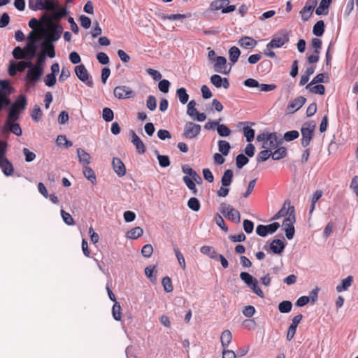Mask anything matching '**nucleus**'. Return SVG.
Here are the masks:
<instances>
[{"instance_id":"f257e3e1","label":"nucleus","mask_w":358,"mask_h":358,"mask_svg":"<svg viewBox=\"0 0 358 358\" xmlns=\"http://www.w3.org/2000/svg\"><path fill=\"white\" fill-rule=\"evenodd\" d=\"M13 88L9 80H0V112L11 104L10 95L13 93Z\"/></svg>"},{"instance_id":"f03ea898","label":"nucleus","mask_w":358,"mask_h":358,"mask_svg":"<svg viewBox=\"0 0 358 358\" xmlns=\"http://www.w3.org/2000/svg\"><path fill=\"white\" fill-rule=\"evenodd\" d=\"M315 127L316 124L313 121L306 122L302 125L301 128V133L302 136L301 143L303 148H306L309 145L314 136Z\"/></svg>"},{"instance_id":"7ed1b4c3","label":"nucleus","mask_w":358,"mask_h":358,"mask_svg":"<svg viewBox=\"0 0 358 358\" xmlns=\"http://www.w3.org/2000/svg\"><path fill=\"white\" fill-rule=\"evenodd\" d=\"M43 74V71L32 66L28 69L26 76L24 78L25 82V87L27 89L34 87L36 83L40 80Z\"/></svg>"},{"instance_id":"20e7f679","label":"nucleus","mask_w":358,"mask_h":358,"mask_svg":"<svg viewBox=\"0 0 358 358\" xmlns=\"http://www.w3.org/2000/svg\"><path fill=\"white\" fill-rule=\"evenodd\" d=\"M296 222L295 209H291L289 216L286 217L282 222L283 230L287 239L293 238L295 233L294 223Z\"/></svg>"},{"instance_id":"39448f33","label":"nucleus","mask_w":358,"mask_h":358,"mask_svg":"<svg viewBox=\"0 0 358 358\" xmlns=\"http://www.w3.org/2000/svg\"><path fill=\"white\" fill-rule=\"evenodd\" d=\"M221 213L227 219L232 222L239 223L241 222L240 213L232 208L230 205L222 203L220 208Z\"/></svg>"},{"instance_id":"423d86ee","label":"nucleus","mask_w":358,"mask_h":358,"mask_svg":"<svg viewBox=\"0 0 358 358\" xmlns=\"http://www.w3.org/2000/svg\"><path fill=\"white\" fill-rule=\"evenodd\" d=\"M289 40V38L286 31L280 32L273 36L271 41L266 45V49L280 48L285 43H288Z\"/></svg>"},{"instance_id":"0eeeda50","label":"nucleus","mask_w":358,"mask_h":358,"mask_svg":"<svg viewBox=\"0 0 358 358\" xmlns=\"http://www.w3.org/2000/svg\"><path fill=\"white\" fill-rule=\"evenodd\" d=\"M201 130V125L192 122H187L184 125L182 136L187 139H194L199 135Z\"/></svg>"},{"instance_id":"6e6552de","label":"nucleus","mask_w":358,"mask_h":358,"mask_svg":"<svg viewBox=\"0 0 358 358\" xmlns=\"http://www.w3.org/2000/svg\"><path fill=\"white\" fill-rule=\"evenodd\" d=\"M75 73L78 78L85 83L87 86L92 87L94 85L92 78L83 64L75 67Z\"/></svg>"},{"instance_id":"1a4fd4ad","label":"nucleus","mask_w":358,"mask_h":358,"mask_svg":"<svg viewBox=\"0 0 358 358\" xmlns=\"http://www.w3.org/2000/svg\"><path fill=\"white\" fill-rule=\"evenodd\" d=\"M113 94L118 99H125L134 96V92L125 85L117 86L114 89Z\"/></svg>"},{"instance_id":"9d476101","label":"nucleus","mask_w":358,"mask_h":358,"mask_svg":"<svg viewBox=\"0 0 358 358\" xmlns=\"http://www.w3.org/2000/svg\"><path fill=\"white\" fill-rule=\"evenodd\" d=\"M317 4V0H308L306 1L305 6L300 11L301 18L304 22L308 21L310 19Z\"/></svg>"},{"instance_id":"9b49d317","label":"nucleus","mask_w":358,"mask_h":358,"mask_svg":"<svg viewBox=\"0 0 358 358\" xmlns=\"http://www.w3.org/2000/svg\"><path fill=\"white\" fill-rule=\"evenodd\" d=\"M62 31L63 27L62 25L57 23L51 24L50 30L48 34L51 44L60 38Z\"/></svg>"},{"instance_id":"f8f14e48","label":"nucleus","mask_w":358,"mask_h":358,"mask_svg":"<svg viewBox=\"0 0 358 358\" xmlns=\"http://www.w3.org/2000/svg\"><path fill=\"white\" fill-rule=\"evenodd\" d=\"M230 69H227V59L224 57L218 56L216 57L214 64V70L216 72L227 75L229 73Z\"/></svg>"},{"instance_id":"ddd939ff","label":"nucleus","mask_w":358,"mask_h":358,"mask_svg":"<svg viewBox=\"0 0 358 358\" xmlns=\"http://www.w3.org/2000/svg\"><path fill=\"white\" fill-rule=\"evenodd\" d=\"M131 142L136 147L138 154H144L145 152V146L142 140L138 136L134 130L130 131Z\"/></svg>"},{"instance_id":"4468645a","label":"nucleus","mask_w":358,"mask_h":358,"mask_svg":"<svg viewBox=\"0 0 358 358\" xmlns=\"http://www.w3.org/2000/svg\"><path fill=\"white\" fill-rule=\"evenodd\" d=\"M0 169L6 177H10L14 174L15 169L9 159H0Z\"/></svg>"},{"instance_id":"2eb2a0df","label":"nucleus","mask_w":358,"mask_h":358,"mask_svg":"<svg viewBox=\"0 0 358 358\" xmlns=\"http://www.w3.org/2000/svg\"><path fill=\"white\" fill-rule=\"evenodd\" d=\"M306 99L303 96H298L292 100L287 106V111L289 113H294L299 110L306 103Z\"/></svg>"},{"instance_id":"dca6fc26","label":"nucleus","mask_w":358,"mask_h":358,"mask_svg":"<svg viewBox=\"0 0 358 358\" xmlns=\"http://www.w3.org/2000/svg\"><path fill=\"white\" fill-rule=\"evenodd\" d=\"M280 141H278L277 133L273 132L268 134L267 141L263 143V148L273 150L278 148Z\"/></svg>"},{"instance_id":"f3484780","label":"nucleus","mask_w":358,"mask_h":358,"mask_svg":"<svg viewBox=\"0 0 358 358\" xmlns=\"http://www.w3.org/2000/svg\"><path fill=\"white\" fill-rule=\"evenodd\" d=\"M210 83L217 88L222 87L224 89L229 87V82L227 78H222L220 75H213L210 78Z\"/></svg>"},{"instance_id":"a211bd4d","label":"nucleus","mask_w":358,"mask_h":358,"mask_svg":"<svg viewBox=\"0 0 358 358\" xmlns=\"http://www.w3.org/2000/svg\"><path fill=\"white\" fill-rule=\"evenodd\" d=\"M302 317L303 315L301 314H299L293 317L292 324H290L287 331V339L288 341H291L293 338L296 333L297 326L302 320Z\"/></svg>"},{"instance_id":"6ab92c4d","label":"nucleus","mask_w":358,"mask_h":358,"mask_svg":"<svg viewBox=\"0 0 358 358\" xmlns=\"http://www.w3.org/2000/svg\"><path fill=\"white\" fill-rule=\"evenodd\" d=\"M294 209L293 206L290 205V201L289 200H286L283 204V206L281 209L272 217V220H278L282 217H287L289 216L291 213V209Z\"/></svg>"},{"instance_id":"aec40b11","label":"nucleus","mask_w":358,"mask_h":358,"mask_svg":"<svg viewBox=\"0 0 358 358\" xmlns=\"http://www.w3.org/2000/svg\"><path fill=\"white\" fill-rule=\"evenodd\" d=\"M238 45L244 49L251 50L256 47L257 41L250 36H243L238 40Z\"/></svg>"},{"instance_id":"412c9836","label":"nucleus","mask_w":358,"mask_h":358,"mask_svg":"<svg viewBox=\"0 0 358 358\" xmlns=\"http://www.w3.org/2000/svg\"><path fill=\"white\" fill-rule=\"evenodd\" d=\"M112 165L114 171L119 177H122L126 173V168L124 163L120 158L114 157L112 161Z\"/></svg>"},{"instance_id":"4be33fe9","label":"nucleus","mask_w":358,"mask_h":358,"mask_svg":"<svg viewBox=\"0 0 358 358\" xmlns=\"http://www.w3.org/2000/svg\"><path fill=\"white\" fill-rule=\"evenodd\" d=\"M77 155L78 158V161L80 164H82L84 166H87L91 162V156L83 148L77 149Z\"/></svg>"},{"instance_id":"5701e85b","label":"nucleus","mask_w":358,"mask_h":358,"mask_svg":"<svg viewBox=\"0 0 358 358\" xmlns=\"http://www.w3.org/2000/svg\"><path fill=\"white\" fill-rule=\"evenodd\" d=\"M27 104V101L26 99V96L23 94L20 95L17 99L9 106L10 107H12L15 109H18L19 111H23Z\"/></svg>"},{"instance_id":"b1692460","label":"nucleus","mask_w":358,"mask_h":358,"mask_svg":"<svg viewBox=\"0 0 358 358\" xmlns=\"http://www.w3.org/2000/svg\"><path fill=\"white\" fill-rule=\"evenodd\" d=\"M48 0H29V7L32 10H44Z\"/></svg>"},{"instance_id":"393cba45","label":"nucleus","mask_w":358,"mask_h":358,"mask_svg":"<svg viewBox=\"0 0 358 358\" xmlns=\"http://www.w3.org/2000/svg\"><path fill=\"white\" fill-rule=\"evenodd\" d=\"M332 0H322L319 6L315 10V13L317 15H327L329 8Z\"/></svg>"},{"instance_id":"a878e982","label":"nucleus","mask_w":358,"mask_h":358,"mask_svg":"<svg viewBox=\"0 0 358 358\" xmlns=\"http://www.w3.org/2000/svg\"><path fill=\"white\" fill-rule=\"evenodd\" d=\"M285 248L284 243L280 239H274L270 244V249L275 254L282 253Z\"/></svg>"},{"instance_id":"bb28decb","label":"nucleus","mask_w":358,"mask_h":358,"mask_svg":"<svg viewBox=\"0 0 358 358\" xmlns=\"http://www.w3.org/2000/svg\"><path fill=\"white\" fill-rule=\"evenodd\" d=\"M20 113L18 109L10 107L8 111V116L6 120V124H10V122H15L20 118Z\"/></svg>"},{"instance_id":"cd10ccee","label":"nucleus","mask_w":358,"mask_h":358,"mask_svg":"<svg viewBox=\"0 0 358 358\" xmlns=\"http://www.w3.org/2000/svg\"><path fill=\"white\" fill-rule=\"evenodd\" d=\"M353 281V278L351 275L348 276L346 278L343 279L341 280V283L338 285L336 287V289L338 292H341L343 291H346L351 286L352 282Z\"/></svg>"},{"instance_id":"c85d7f7f","label":"nucleus","mask_w":358,"mask_h":358,"mask_svg":"<svg viewBox=\"0 0 358 358\" xmlns=\"http://www.w3.org/2000/svg\"><path fill=\"white\" fill-rule=\"evenodd\" d=\"M200 252L213 259H217L218 254L213 247L204 245L200 249Z\"/></svg>"},{"instance_id":"c756f323","label":"nucleus","mask_w":358,"mask_h":358,"mask_svg":"<svg viewBox=\"0 0 358 358\" xmlns=\"http://www.w3.org/2000/svg\"><path fill=\"white\" fill-rule=\"evenodd\" d=\"M329 81V77L325 73H319L317 74L314 78L312 80V81L308 83L306 88H309L311 85L315 84H320V83H325Z\"/></svg>"},{"instance_id":"7c9ffc66","label":"nucleus","mask_w":358,"mask_h":358,"mask_svg":"<svg viewBox=\"0 0 358 358\" xmlns=\"http://www.w3.org/2000/svg\"><path fill=\"white\" fill-rule=\"evenodd\" d=\"M233 171L231 169L226 170L222 177L221 183L224 187H228L231 185L233 178Z\"/></svg>"},{"instance_id":"2f4dec72","label":"nucleus","mask_w":358,"mask_h":358,"mask_svg":"<svg viewBox=\"0 0 358 358\" xmlns=\"http://www.w3.org/2000/svg\"><path fill=\"white\" fill-rule=\"evenodd\" d=\"M241 55V50L236 46H232L229 50V57L230 62L234 64L237 62Z\"/></svg>"},{"instance_id":"473e14b6","label":"nucleus","mask_w":358,"mask_h":358,"mask_svg":"<svg viewBox=\"0 0 358 358\" xmlns=\"http://www.w3.org/2000/svg\"><path fill=\"white\" fill-rule=\"evenodd\" d=\"M4 129H8L15 135L20 136L22 131L20 125L18 123L10 122V124H4Z\"/></svg>"},{"instance_id":"72a5a7b5","label":"nucleus","mask_w":358,"mask_h":358,"mask_svg":"<svg viewBox=\"0 0 358 358\" xmlns=\"http://www.w3.org/2000/svg\"><path fill=\"white\" fill-rule=\"evenodd\" d=\"M218 150L224 156L228 155L231 149V145L229 142L224 140H219L217 142Z\"/></svg>"},{"instance_id":"f704fd0d","label":"nucleus","mask_w":358,"mask_h":358,"mask_svg":"<svg viewBox=\"0 0 358 358\" xmlns=\"http://www.w3.org/2000/svg\"><path fill=\"white\" fill-rule=\"evenodd\" d=\"M324 32V22L323 20L317 21L313 26V33L315 36L320 37Z\"/></svg>"},{"instance_id":"c9c22d12","label":"nucleus","mask_w":358,"mask_h":358,"mask_svg":"<svg viewBox=\"0 0 358 358\" xmlns=\"http://www.w3.org/2000/svg\"><path fill=\"white\" fill-rule=\"evenodd\" d=\"M232 339V334L229 330H224L220 337L222 346L223 348H226Z\"/></svg>"},{"instance_id":"e433bc0d","label":"nucleus","mask_w":358,"mask_h":358,"mask_svg":"<svg viewBox=\"0 0 358 358\" xmlns=\"http://www.w3.org/2000/svg\"><path fill=\"white\" fill-rule=\"evenodd\" d=\"M46 53L45 52H41L37 55L36 62L35 64L32 63V66L44 72L43 64L45 62Z\"/></svg>"},{"instance_id":"4c0bfd02","label":"nucleus","mask_w":358,"mask_h":358,"mask_svg":"<svg viewBox=\"0 0 358 358\" xmlns=\"http://www.w3.org/2000/svg\"><path fill=\"white\" fill-rule=\"evenodd\" d=\"M229 3V0H215L211 2L210 8L212 10H223Z\"/></svg>"},{"instance_id":"58836bf2","label":"nucleus","mask_w":358,"mask_h":358,"mask_svg":"<svg viewBox=\"0 0 358 358\" xmlns=\"http://www.w3.org/2000/svg\"><path fill=\"white\" fill-rule=\"evenodd\" d=\"M287 155V150L285 147H280L274 152H271V157L273 160H280Z\"/></svg>"},{"instance_id":"ea45409f","label":"nucleus","mask_w":358,"mask_h":358,"mask_svg":"<svg viewBox=\"0 0 358 358\" xmlns=\"http://www.w3.org/2000/svg\"><path fill=\"white\" fill-rule=\"evenodd\" d=\"M176 96L182 104H185L189 99V94L185 87L178 88L176 91Z\"/></svg>"},{"instance_id":"a19ab883","label":"nucleus","mask_w":358,"mask_h":358,"mask_svg":"<svg viewBox=\"0 0 358 358\" xmlns=\"http://www.w3.org/2000/svg\"><path fill=\"white\" fill-rule=\"evenodd\" d=\"M143 234V229L140 227H136L128 231L127 238L130 239H137L141 236Z\"/></svg>"},{"instance_id":"79ce46f5","label":"nucleus","mask_w":358,"mask_h":358,"mask_svg":"<svg viewBox=\"0 0 358 358\" xmlns=\"http://www.w3.org/2000/svg\"><path fill=\"white\" fill-rule=\"evenodd\" d=\"M83 174L85 177L91 181L93 184L96 183V179L94 171L89 166H85L83 168Z\"/></svg>"},{"instance_id":"37998d69","label":"nucleus","mask_w":358,"mask_h":358,"mask_svg":"<svg viewBox=\"0 0 358 358\" xmlns=\"http://www.w3.org/2000/svg\"><path fill=\"white\" fill-rule=\"evenodd\" d=\"M155 154L161 167L166 168L170 165L171 162L168 155H161L157 150L155 151Z\"/></svg>"},{"instance_id":"c03bdc74","label":"nucleus","mask_w":358,"mask_h":358,"mask_svg":"<svg viewBox=\"0 0 358 358\" xmlns=\"http://www.w3.org/2000/svg\"><path fill=\"white\" fill-rule=\"evenodd\" d=\"M37 48L27 46L24 48V59L31 61L36 55Z\"/></svg>"},{"instance_id":"a18cd8bd","label":"nucleus","mask_w":358,"mask_h":358,"mask_svg":"<svg viewBox=\"0 0 358 358\" xmlns=\"http://www.w3.org/2000/svg\"><path fill=\"white\" fill-rule=\"evenodd\" d=\"M217 131L218 135L221 137L229 136L231 133V129L227 125L220 123L217 125Z\"/></svg>"},{"instance_id":"49530a36","label":"nucleus","mask_w":358,"mask_h":358,"mask_svg":"<svg viewBox=\"0 0 358 358\" xmlns=\"http://www.w3.org/2000/svg\"><path fill=\"white\" fill-rule=\"evenodd\" d=\"M243 135L248 142H252L255 138V131L249 126L243 128Z\"/></svg>"},{"instance_id":"de8ad7c7","label":"nucleus","mask_w":358,"mask_h":358,"mask_svg":"<svg viewBox=\"0 0 358 358\" xmlns=\"http://www.w3.org/2000/svg\"><path fill=\"white\" fill-rule=\"evenodd\" d=\"M292 303L289 301H283L278 305V310L281 313H288L291 311Z\"/></svg>"},{"instance_id":"09e8293b","label":"nucleus","mask_w":358,"mask_h":358,"mask_svg":"<svg viewBox=\"0 0 358 358\" xmlns=\"http://www.w3.org/2000/svg\"><path fill=\"white\" fill-rule=\"evenodd\" d=\"M182 180L185 183L187 187L192 192L193 194H194V195L197 194V189L196 187L195 182L193 181V180L190 177H189L187 176H185L182 178Z\"/></svg>"},{"instance_id":"8fccbe9b","label":"nucleus","mask_w":358,"mask_h":358,"mask_svg":"<svg viewBox=\"0 0 358 358\" xmlns=\"http://www.w3.org/2000/svg\"><path fill=\"white\" fill-rule=\"evenodd\" d=\"M187 206L193 211L197 212L201 208V204L197 198L191 197L187 201Z\"/></svg>"},{"instance_id":"3c124183","label":"nucleus","mask_w":358,"mask_h":358,"mask_svg":"<svg viewBox=\"0 0 358 358\" xmlns=\"http://www.w3.org/2000/svg\"><path fill=\"white\" fill-rule=\"evenodd\" d=\"M249 162L248 157L243 154H239L236 157V164L238 169H242Z\"/></svg>"},{"instance_id":"603ef678","label":"nucleus","mask_w":358,"mask_h":358,"mask_svg":"<svg viewBox=\"0 0 358 358\" xmlns=\"http://www.w3.org/2000/svg\"><path fill=\"white\" fill-rule=\"evenodd\" d=\"M270 156L271 157V150L265 148V150L261 151L258 154L257 157V162L258 163L265 162L269 158Z\"/></svg>"},{"instance_id":"864d4df0","label":"nucleus","mask_w":358,"mask_h":358,"mask_svg":"<svg viewBox=\"0 0 358 358\" xmlns=\"http://www.w3.org/2000/svg\"><path fill=\"white\" fill-rule=\"evenodd\" d=\"M102 118L107 122H111L114 118V113L110 108L106 107L102 111Z\"/></svg>"},{"instance_id":"5fc2aeb1","label":"nucleus","mask_w":358,"mask_h":358,"mask_svg":"<svg viewBox=\"0 0 358 358\" xmlns=\"http://www.w3.org/2000/svg\"><path fill=\"white\" fill-rule=\"evenodd\" d=\"M36 32L35 30H32L29 34L28 37H27L28 42H27V46H30L32 48H37L36 43L38 41V38L36 36Z\"/></svg>"},{"instance_id":"6e6d98bb","label":"nucleus","mask_w":358,"mask_h":358,"mask_svg":"<svg viewBox=\"0 0 358 358\" xmlns=\"http://www.w3.org/2000/svg\"><path fill=\"white\" fill-rule=\"evenodd\" d=\"M56 143L58 145H64L65 148H68L73 145V143L69 141L66 136L59 135L57 136L56 139Z\"/></svg>"},{"instance_id":"4d7b16f0","label":"nucleus","mask_w":358,"mask_h":358,"mask_svg":"<svg viewBox=\"0 0 358 358\" xmlns=\"http://www.w3.org/2000/svg\"><path fill=\"white\" fill-rule=\"evenodd\" d=\"M299 136V133L296 130H291L285 133L283 139L287 142L296 139Z\"/></svg>"},{"instance_id":"13d9d810","label":"nucleus","mask_w":358,"mask_h":358,"mask_svg":"<svg viewBox=\"0 0 358 358\" xmlns=\"http://www.w3.org/2000/svg\"><path fill=\"white\" fill-rule=\"evenodd\" d=\"M162 284L163 285L164 289L166 292H171L173 289L171 280L169 277L166 276L164 277L162 280Z\"/></svg>"},{"instance_id":"bf43d9fd","label":"nucleus","mask_w":358,"mask_h":358,"mask_svg":"<svg viewBox=\"0 0 358 358\" xmlns=\"http://www.w3.org/2000/svg\"><path fill=\"white\" fill-rule=\"evenodd\" d=\"M252 292L256 294L259 297L263 298L264 296L263 292L259 287L258 280L255 278V280L252 282L250 286H248Z\"/></svg>"},{"instance_id":"052dcab7","label":"nucleus","mask_w":358,"mask_h":358,"mask_svg":"<svg viewBox=\"0 0 358 358\" xmlns=\"http://www.w3.org/2000/svg\"><path fill=\"white\" fill-rule=\"evenodd\" d=\"M240 278L243 280L247 286H250L252 282L255 280V278L248 272H241L240 273Z\"/></svg>"},{"instance_id":"680f3d73","label":"nucleus","mask_w":358,"mask_h":358,"mask_svg":"<svg viewBox=\"0 0 358 358\" xmlns=\"http://www.w3.org/2000/svg\"><path fill=\"white\" fill-rule=\"evenodd\" d=\"M146 107L151 111H153L157 108V99L152 95H149L146 100Z\"/></svg>"},{"instance_id":"e2e57ef3","label":"nucleus","mask_w":358,"mask_h":358,"mask_svg":"<svg viewBox=\"0 0 358 358\" xmlns=\"http://www.w3.org/2000/svg\"><path fill=\"white\" fill-rule=\"evenodd\" d=\"M32 64L31 61H21L15 62V66L17 67L19 72H23L26 69H29Z\"/></svg>"},{"instance_id":"0e129e2a","label":"nucleus","mask_w":358,"mask_h":358,"mask_svg":"<svg viewBox=\"0 0 358 358\" xmlns=\"http://www.w3.org/2000/svg\"><path fill=\"white\" fill-rule=\"evenodd\" d=\"M69 13L68 10L65 7H59L53 13V17L56 19L64 17Z\"/></svg>"},{"instance_id":"69168bd1","label":"nucleus","mask_w":358,"mask_h":358,"mask_svg":"<svg viewBox=\"0 0 358 358\" xmlns=\"http://www.w3.org/2000/svg\"><path fill=\"white\" fill-rule=\"evenodd\" d=\"M170 82L168 80L164 79L159 82L158 87L160 92L163 93H168L170 87Z\"/></svg>"},{"instance_id":"338daca9","label":"nucleus","mask_w":358,"mask_h":358,"mask_svg":"<svg viewBox=\"0 0 358 358\" xmlns=\"http://www.w3.org/2000/svg\"><path fill=\"white\" fill-rule=\"evenodd\" d=\"M311 93L322 95L324 94L325 87L323 85L317 84L308 88Z\"/></svg>"},{"instance_id":"774afa93","label":"nucleus","mask_w":358,"mask_h":358,"mask_svg":"<svg viewBox=\"0 0 358 358\" xmlns=\"http://www.w3.org/2000/svg\"><path fill=\"white\" fill-rule=\"evenodd\" d=\"M196 105L194 100H191L187 104V114L192 118H194V113L197 111L195 108Z\"/></svg>"}]
</instances>
